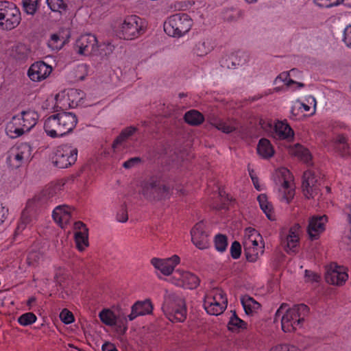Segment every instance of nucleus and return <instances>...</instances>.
<instances>
[{
  "label": "nucleus",
  "instance_id": "f257e3e1",
  "mask_svg": "<svg viewBox=\"0 0 351 351\" xmlns=\"http://www.w3.org/2000/svg\"><path fill=\"white\" fill-rule=\"evenodd\" d=\"M287 307V304H281L276 313L275 319L281 317L282 330L285 332H291L302 326L309 313V308L304 304H295L289 308Z\"/></svg>",
  "mask_w": 351,
  "mask_h": 351
},
{
  "label": "nucleus",
  "instance_id": "f03ea898",
  "mask_svg": "<svg viewBox=\"0 0 351 351\" xmlns=\"http://www.w3.org/2000/svg\"><path fill=\"white\" fill-rule=\"evenodd\" d=\"M77 123L76 115L72 112H62L47 118L44 130L51 138L62 137L71 133Z\"/></svg>",
  "mask_w": 351,
  "mask_h": 351
},
{
  "label": "nucleus",
  "instance_id": "7ed1b4c3",
  "mask_svg": "<svg viewBox=\"0 0 351 351\" xmlns=\"http://www.w3.org/2000/svg\"><path fill=\"white\" fill-rule=\"evenodd\" d=\"M162 309L168 319L172 322H182L186 318L185 301L176 294L165 296Z\"/></svg>",
  "mask_w": 351,
  "mask_h": 351
},
{
  "label": "nucleus",
  "instance_id": "20e7f679",
  "mask_svg": "<svg viewBox=\"0 0 351 351\" xmlns=\"http://www.w3.org/2000/svg\"><path fill=\"white\" fill-rule=\"evenodd\" d=\"M192 20L185 13H178L168 18L164 23V30L170 36L180 37L191 28Z\"/></svg>",
  "mask_w": 351,
  "mask_h": 351
},
{
  "label": "nucleus",
  "instance_id": "39448f33",
  "mask_svg": "<svg viewBox=\"0 0 351 351\" xmlns=\"http://www.w3.org/2000/svg\"><path fill=\"white\" fill-rule=\"evenodd\" d=\"M171 189L163 180L152 177L142 184V194L149 200H160L170 196Z\"/></svg>",
  "mask_w": 351,
  "mask_h": 351
},
{
  "label": "nucleus",
  "instance_id": "423d86ee",
  "mask_svg": "<svg viewBox=\"0 0 351 351\" xmlns=\"http://www.w3.org/2000/svg\"><path fill=\"white\" fill-rule=\"evenodd\" d=\"M77 153V147L71 144L59 145L56 148L51 156L52 163L58 168H68L76 162Z\"/></svg>",
  "mask_w": 351,
  "mask_h": 351
},
{
  "label": "nucleus",
  "instance_id": "0eeeda50",
  "mask_svg": "<svg viewBox=\"0 0 351 351\" xmlns=\"http://www.w3.org/2000/svg\"><path fill=\"white\" fill-rule=\"evenodd\" d=\"M21 20V12L14 3L0 1V27L11 30L19 25Z\"/></svg>",
  "mask_w": 351,
  "mask_h": 351
},
{
  "label": "nucleus",
  "instance_id": "6e6552de",
  "mask_svg": "<svg viewBox=\"0 0 351 351\" xmlns=\"http://www.w3.org/2000/svg\"><path fill=\"white\" fill-rule=\"evenodd\" d=\"M145 32V21L138 16H127L120 25L118 34L121 38L132 40Z\"/></svg>",
  "mask_w": 351,
  "mask_h": 351
},
{
  "label": "nucleus",
  "instance_id": "1a4fd4ad",
  "mask_svg": "<svg viewBox=\"0 0 351 351\" xmlns=\"http://www.w3.org/2000/svg\"><path fill=\"white\" fill-rule=\"evenodd\" d=\"M277 184H280L279 191L283 194L282 198L289 203L295 195V189L293 184V178L290 171L282 167L276 173Z\"/></svg>",
  "mask_w": 351,
  "mask_h": 351
},
{
  "label": "nucleus",
  "instance_id": "9d476101",
  "mask_svg": "<svg viewBox=\"0 0 351 351\" xmlns=\"http://www.w3.org/2000/svg\"><path fill=\"white\" fill-rule=\"evenodd\" d=\"M227 298L224 292L217 289L213 295H207L204 306L208 313L218 315L223 312L227 306Z\"/></svg>",
  "mask_w": 351,
  "mask_h": 351
},
{
  "label": "nucleus",
  "instance_id": "9b49d317",
  "mask_svg": "<svg viewBox=\"0 0 351 351\" xmlns=\"http://www.w3.org/2000/svg\"><path fill=\"white\" fill-rule=\"evenodd\" d=\"M31 158V147L27 143H21L12 148L8 154L7 162L14 169L21 167Z\"/></svg>",
  "mask_w": 351,
  "mask_h": 351
},
{
  "label": "nucleus",
  "instance_id": "f8f14e48",
  "mask_svg": "<svg viewBox=\"0 0 351 351\" xmlns=\"http://www.w3.org/2000/svg\"><path fill=\"white\" fill-rule=\"evenodd\" d=\"M301 226L299 223H295L289 230V233L284 237L281 236V245L288 254L298 252V246L300 241Z\"/></svg>",
  "mask_w": 351,
  "mask_h": 351
},
{
  "label": "nucleus",
  "instance_id": "ddd939ff",
  "mask_svg": "<svg viewBox=\"0 0 351 351\" xmlns=\"http://www.w3.org/2000/svg\"><path fill=\"white\" fill-rule=\"evenodd\" d=\"M319 180L315 173L307 170L303 174L302 189L307 198H314L319 192Z\"/></svg>",
  "mask_w": 351,
  "mask_h": 351
},
{
  "label": "nucleus",
  "instance_id": "4468645a",
  "mask_svg": "<svg viewBox=\"0 0 351 351\" xmlns=\"http://www.w3.org/2000/svg\"><path fill=\"white\" fill-rule=\"evenodd\" d=\"M78 53L85 56L96 54L99 50L97 38L91 34L82 35L76 41Z\"/></svg>",
  "mask_w": 351,
  "mask_h": 351
},
{
  "label": "nucleus",
  "instance_id": "2eb2a0df",
  "mask_svg": "<svg viewBox=\"0 0 351 351\" xmlns=\"http://www.w3.org/2000/svg\"><path fill=\"white\" fill-rule=\"evenodd\" d=\"M348 275L342 267L331 264L326 269L325 278L328 283L341 286L348 280Z\"/></svg>",
  "mask_w": 351,
  "mask_h": 351
},
{
  "label": "nucleus",
  "instance_id": "dca6fc26",
  "mask_svg": "<svg viewBox=\"0 0 351 351\" xmlns=\"http://www.w3.org/2000/svg\"><path fill=\"white\" fill-rule=\"evenodd\" d=\"M327 219L326 215H314L309 218L307 233L311 240L317 239L319 234L325 230Z\"/></svg>",
  "mask_w": 351,
  "mask_h": 351
},
{
  "label": "nucleus",
  "instance_id": "f3484780",
  "mask_svg": "<svg viewBox=\"0 0 351 351\" xmlns=\"http://www.w3.org/2000/svg\"><path fill=\"white\" fill-rule=\"evenodd\" d=\"M204 229L203 221H199L195 225L191 232L192 242L200 250L206 249L209 246L208 235Z\"/></svg>",
  "mask_w": 351,
  "mask_h": 351
},
{
  "label": "nucleus",
  "instance_id": "a211bd4d",
  "mask_svg": "<svg viewBox=\"0 0 351 351\" xmlns=\"http://www.w3.org/2000/svg\"><path fill=\"white\" fill-rule=\"evenodd\" d=\"M52 71V67L43 61L34 62L29 67L27 74L34 82H40L46 79Z\"/></svg>",
  "mask_w": 351,
  "mask_h": 351
},
{
  "label": "nucleus",
  "instance_id": "6ab92c4d",
  "mask_svg": "<svg viewBox=\"0 0 351 351\" xmlns=\"http://www.w3.org/2000/svg\"><path fill=\"white\" fill-rule=\"evenodd\" d=\"M179 263L180 258L177 255H173L171 258L165 259L153 258L151 260L152 265L165 276L170 275Z\"/></svg>",
  "mask_w": 351,
  "mask_h": 351
},
{
  "label": "nucleus",
  "instance_id": "aec40b11",
  "mask_svg": "<svg viewBox=\"0 0 351 351\" xmlns=\"http://www.w3.org/2000/svg\"><path fill=\"white\" fill-rule=\"evenodd\" d=\"M54 197V189L51 188H47L38 194L36 195L32 199H29L27 203H32V207L36 208L38 211L41 208L45 206L49 203L52 202Z\"/></svg>",
  "mask_w": 351,
  "mask_h": 351
},
{
  "label": "nucleus",
  "instance_id": "412c9836",
  "mask_svg": "<svg viewBox=\"0 0 351 351\" xmlns=\"http://www.w3.org/2000/svg\"><path fill=\"white\" fill-rule=\"evenodd\" d=\"M37 214L38 210L32 207V203H27L25 209L22 212L20 221L14 234H19L21 233L28 224L31 223L36 219Z\"/></svg>",
  "mask_w": 351,
  "mask_h": 351
},
{
  "label": "nucleus",
  "instance_id": "4be33fe9",
  "mask_svg": "<svg viewBox=\"0 0 351 351\" xmlns=\"http://www.w3.org/2000/svg\"><path fill=\"white\" fill-rule=\"evenodd\" d=\"M175 278L180 280L182 287L189 289H193L199 285V278L193 273L182 270H176L174 273Z\"/></svg>",
  "mask_w": 351,
  "mask_h": 351
},
{
  "label": "nucleus",
  "instance_id": "5701e85b",
  "mask_svg": "<svg viewBox=\"0 0 351 351\" xmlns=\"http://www.w3.org/2000/svg\"><path fill=\"white\" fill-rule=\"evenodd\" d=\"M73 210V208L66 205L58 206L53 210L52 216L54 221L63 227L69 222Z\"/></svg>",
  "mask_w": 351,
  "mask_h": 351
},
{
  "label": "nucleus",
  "instance_id": "b1692460",
  "mask_svg": "<svg viewBox=\"0 0 351 351\" xmlns=\"http://www.w3.org/2000/svg\"><path fill=\"white\" fill-rule=\"evenodd\" d=\"M25 132L23 119L20 115L13 117L6 126V132L12 138L21 136Z\"/></svg>",
  "mask_w": 351,
  "mask_h": 351
},
{
  "label": "nucleus",
  "instance_id": "393cba45",
  "mask_svg": "<svg viewBox=\"0 0 351 351\" xmlns=\"http://www.w3.org/2000/svg\"><path fill=\"white\" fill-rule=\"evenodd\" d=\"M152 304L149 300L136 302L132 306L131 313L128 315L129 320L132 321L138 316L149 314L152 313Z\"/></svg>",
  "mask_w": 351,
  "mask_h": 351
},
{
  "label": "nucleus",
  "instance_id": "a878e982",
  "mask_svg": "<svg viewBox=\"0 0 351 351\" xmlns=\"http://www.w3.org/2000/svg\"><path fill=\"white\" fill-rule=\"evenodd\" d=\"M247 60V57L244 53H237L223 58L221 60V65L227 69H234L236 65H242Z\"/></svg>",
  "mask_w": 351,
  "mask_h": 351
},
{
  "label": "nucleus",
  "instance_id": "bb28decb",
  "mask_svg": "<svg viewBox=\"0 0 351 351\" xmlns=\"http://www.w3.org/2000/svg\"><path fill=\"white\" fill-rule=\"evenodd\" d=\"M20 116L26 132H29L36 124L39 117L38 113L34 110L23 111Z\"/></svg>",
  "mask_w": 351,
  "mask_h": 351
},
{
  "label": "nucleus",
  "instance_id": "cd10ccee",
  "mask_svg": "<svg viewBox=\"0 0 351 351\" xmlns=\"http://www.w3.org/2000/svg\"><path fill=\"white\" fill-rule=\"evenodd\" d=\"M84 97V93L83 91L79 89H70L66 95V98L65 99L68 103L69 107L70 108H74L78 106Z\"/></svg>",
  "mask_w": 351,
  "mask_h": 351
},
{
  "label": "nucleus",
  "instance_id": "c85d7f7f",
  "mask_svg": "<svg viewBox=\"0 0 351 351\" xmlns=\"http://www.w3.org/2000/svg\"><path fill=\"white\" fill-rule=\"evenodd\" d=\"M257 152L263 158H269L274 156V149L270 141L263 138L258 143Z\"/></svg>",
  "mask_w": 351,
  "mask_h": 351
},
{
  "label": "nucleus",
  "instance_id": "c756f323",
  "mask_svg": "<svg viewBox=\"0 0 351 351\" xmlns=\"http://www.w3.org/2000/svg\"><path fill=\"white\" fill-rule=\"evenodd\" d=\"M276 135L280 139L292 138L294 135L293 130L287 124L282 121H278L275 125Z\"/></svg>",
  "mask_w": 351,
  "mask_h": 351
},
{
  "label": "nucleus",
  "instance_id": "7c9ffc66",
  "mask_svg": "<svg viewBox=\"0 0 351 351\" xmlns=\"http://www.w3.org/2000/svg\"><path fill=\"white\" fill-rule=\"evenodd\" d=\"M45 254L39 250L32 249L27 256L26 263L32 267H36L45 260Z\"/></svg>",
  "mask_w": 351,
  "mask_h": 351
},
{
  "label": "nucleus",
  "instance_id": "2f4dec72",
  "mask_svg": "<svg viewBox=\"0 0 351 351\" xmlns=\"http://www.w3.org/2000/svg\"><path fill=\"white\" fill-rule=\"evenodd\" d=\"M343 212L347 216L348 225L344 232L343 241L347 245L348 248L351 250V204L346 205Z\"/></svg>",
  "mask_w": 351,
  "mask_h": 351
},
{
  "label": "nucleus",
  "instance_id": "473e14b6",
  "mask_svg": "<svg viewBox=\"0 0 351 351\" xmlns=\"http://www.w3.org/2000/svg\"><path fill=\"white\" fill-rule=\"evenodd\" d=\"M184 118L185 121L191 125H199L204 120L203 114L195 110L186 112Z\"/></svg>",
  "mask_w": 351,
  "mask_h": 351
},
{
  "label": "nucleus",
  "instance_id": "72a5a7b5",
  "mask_svg": "<svg viewBox=\"0 0 351 351\" xmlns=\"http://www.w3.org/2000/svg\"><path fill=\"white\" fill-rule=\"evenodd\" d=\"M241 304L247 315L252 314L261 308V304L250 296H244L241 298Z\"/></svg>",
  "mask_w": 351,
  "mask_h": 351
},
{
  "label": "nucleus",
  "instance_id": "f704fd0d",
  "mask_svg": "<svg viewBox=\"0 0 351 351\" xmlns=\"http://www.w3.org/2000/svg\"><path fill=\"white\" fill-rule=\"evenodd\" d=\"M247 324L241 319L234 311L228 323V328L232 332H239L241 329L246 328Z\"/></svg>",
  "mask_w": 351,
  "mask_h": 351
},
{
  "label": "nucleus",
  "instance_id": "c9c22d12",
  "mask_svg": "<svg viewBox=\"0 0 351 351\" xmlns=\"http://www.w3.org/2000/svg\"><path fill=\"white\" fill-rule=\"evenodd\" d=\"M213 125L219 130L223 133L230 134L237 128V123L234 120L223 121H217L213 123Z\"/></svg>",
  "mask_w": 351,
  "mask_h": 351
},
{
  "label": "nucleus",
  "instance_id": "e433bc0d",
  "mask_svg": "<svg viewBox=\"0 0 351 351\" xmlns=\"http://www.w3.org/2000/svg\"><path fill=\"white\" fill-rule=\"evenodd\" d=\"M244 247V254L246 257V259L249 262H255L259 254H262L263 253V245L260 246L259 247H251L249 246L248 247L247 246Z\"/></svg>",
  "mask_w": 351,
  "mask_h": 351
},
{
  "label": "nucleus",
  "instance_id": "4c0bfd02",
  "mask_svg": "<svg viewBox=\"0 0 351 351\" xmlns=\"http://www.w3.org/2000/svg\"><path fill=\"white\" fill-rule=\"evenodd\" d=\"M211 50V47L208 42L200 40L195 43L193 48V53L198 56H204L208 54Z\"/></svg>",
  "mask_w": 351,
  "mask_h": 351
},
{
  "label": "nucleus",
  "instance_id": "58836bf2",
  "mask_svg": "<svg viewBox=\"0 0 351 351\" xmlns=\"http://www.w3.org/2000/svg\"><path fill=\"white\" fill-rule=\"evenodd\" d=\"M136 128L132 126L124 129L113 142V148H117L119 145L121 144L128 138L132 136L136 132Z\"/></svg>",
  "mask_w": 351,
  "mask_h": 351
},
{
  "label": "nucleus",
  "instance_id": "ea45409f",
  "mask_svg": "<svg viewBox=\"0 0 351 351\" xmlns=\"http://www.w3.org/2000/svg\"><path fill=\"white\" fill-rule=\"evenodd\" d=\"M99 317L101 321L108 326L116 325V316L114 313L109 309L102 310L99 313Z\"/></svg>",
  "mask_w": 351,
  "mask_h": 351
},
{
  "label": "nucleus",
  "instance_id": "a19ab883",
  "mask_svg": "<svg viewBox=\"0 0 351 351\" xmlns=\"http://www.w3.org/2000/svg\"><path fill=\"white\" fill-rule=\"evenodd\" d=\"M261 208L265 213L269 219H271L272 206L267 201V197L265 194H261L257 197Z\"/></svg>",
  "mask_w": 351,
  "mask_h": 351
},
{
  "label": "nucleus",
  "instance_id": "79ce46f5",
  "mask_svg": "<svg viewBox=\"0 0 351 351\" xmlns=\"http://www.w3.org/2000/svg\"><path fill=\"white\" fill-rule=\"evenodd\" d=\"M23 10L25 13L34 15L38 6V0H22Z\"/></svg>",
  "mask_w": 351,
  "mask_h": 351
},
{
  "label": "nucleus",
  "instance_id": "37998d69",
  "mask_svg": "<svg viewBox=\"0 0 351 351\" xmlns=\"http://www.w3.org/2000/svg\"><path fill=\"white\" fill-rule=\"evenodd\" d=\"M47 3L53 12L61 13L67 9V5L64 0H47Z\"/></svg>",
  "mask_w": 351,
  "mask_h": 351
},
{
  "label": "nucleus",
  "instance_id": "c03bdc74",
  "mask_svg": "<svg viewBox=\"0 0 351 351\" xmlns=\"http://www.w3.org/2000/svg\"><path fill=\"white\" fill-rule=\"evenodd\" d=\"M215 246L217 251L223 252L228 246L227 237L224 234H219L215 238Z\"/></svg>",
  "mask_w": 351,
  "mask_h": 351
},
{
  "label": "nucleus",
  "instance_id": "a18cd8bd",
  "mask_svg": "<svg viewBox=\"0 0 351 351\" xmlns=\"http://www.w3.org/2000/svg\"><path fill=\"white\" fill-rule=\"evenodd\" d=\"M75 241L77 248L82 252L88 246V234H75Z\"/></svg>",
  "mask_w": 351,
  "mask_h": 351
},
{
  "label": "nucleus",
  "instance_id": "49530a36",
  "mask_svg": "<svg viewBox=\"0 0 351 351\" xmlns=\"http://www.w3.org/2000/svg\"><path fill=\"white\" fill-rule=\"evenodd\" d=\"M293 153L306 162L311 159L308 150L299 144L295 145Z\"/></svg>",
  "mask_w": 351,
  "mask_h": 351
},
{
  "label": "nucleus",
  "instance_id": "de8ad7c7",
  "mask_svg": "<svg viewBox=\"0 0 351 351\" xmlns=\"http://www.w3.org/2000/svg\"><path fill=\"white\" fill-rule=\"evenodd\" d=\"M36 317L33 313H26L21 315L19 319V323L22 326H28L34 323Z\"/></svg>",
  "mask_w": 351,
  "mask_h": 351
},
{
  "label": "nucleus",
  "instance_id": "09e8293b",
  "mask_svg": "<svg viewBox=\"0 0 351 351\" xmlns=\"http://www.w3.org/2000/svg\"><path fill=\"white\" fill-rule=\"evenodd\" d=\"M343 0H314V2L319 7L330 8L337 5Z\"/></svg>",
  "mask_w": 351,
  "mask_h": 351
},
{
  "label": "nucleus",
  "instance_id": "8fccbe9b",
  "mask_svg": "<svg viewBox=\"0 0 351 351\" xmlns=\"http://www.w3.org/2000/svg\"><path fill=\"white\" fill-rule=\"evenodd\" d=\"M60 318L66 324H71L74 321L73 313L66 308L63 309L60 313Z\"/></svg>",
  "mask_w": 351,
  "mask_h": 351
},
{
  "label": "nucleus",
  "instance_id": "3c124183",
  "mask_svg": "<svg viewBox=\"0 0 351 351\" xmlns=\"http://www.w3.org/2000/svg\"><path fill=\"white\" fill-rule=\"evenodd\" d=\"M241 253V246L239 242L234 241L230 247L231 256L234 259H237L240 257Z\"/></svg>",
  "mask_w": 351,
  "mask_h": 351
},
{
  "label": "nucleus",
  "instance_id": "603ef678",
  "mask_svg": "<svg viewBox=\"0 0 351 351\" xmlns=\"http://www.w3.org/2000/svg\"><path fill=\"white\" fill-rule=\"evenodd\" d=\"M257 237L260 238V239H262L261 236L255 229L252 228H248L246 229L244 241H253V240H256Z\"/></svg>",
  "mask_w": 351,
  "mask_h": 351
},
{
  "label": "nucleus",
  "instance_id": "864d4df0",
  "mask_svg": "<svg viewBox=\"0 0 351 351\" xmlns=\"http://www.w3.org/2000/svg\"><path fill=\"white\" fill-rule=\"evenodd\" d=\"M75 234H88V229L85 223L82 221H77L74 223Z\"/></svg>",
  "mask_w": 351,
  "mask_h": 351
},
{
  "label": "nucleus",
  "instance_id": "5fc2aeb1",
  "mask_svg": "<svg viewBox=\"0 0 351 351\" xmlns=\"http://www.w3.org/2000/svg\"><path fill=\"white\" fill-rule=\"evenodd\" d=\"M60 40V36L56 34H53L51 36V38L48 42V45L49 47L52 48L53 49H59L62 47V45L63 44V42H62L60 45H58V43Z\"/></svg>",
  "mask_w": 351,
  "mask_h": 351
},
{
  "label": "nucleus",
  "instance_id": "6e6d98bb",
  "mask_svg": "<svg viewBox=\"0 0 351 351\" xmlns=\"http://www.w3.org/2000/svg\"><path fill=\"white\" fill-rule=\"evenodd\" d=\"M336 151L341 155L342 157H347L350 156V146L348 143H344L343 145H339L337 147H335Z\"/></svg>",
  "mask_w": 351,
  "mask_h": 351
},
{
  "label": "nucleus",
  "instance_id": "4d7b16f0",
  "mask_svg": "<svg viewBox=\"0 0 351 351\" xmlns=\"http://www.w3.org/2000/svg\"><path fill=\"white\" fill-rule=\"evenodd\" d=\"M141 162V158L139 157L131 158L123 163V167L125 169H131Z\"/></svg>",
  "mask_w": 351,
  "mask_h": 351
},
{
  "label": "nucleus",
  "instance_id": "13d9d810",
  "mask_svg": "<svg viewBox=\"0 0 351 351\" xmlns=\"http://www.w3.org/2000/svg\"><path fill=\"white\" fill-rule=\"evenodd\" d=\"M117 219L119 222H126L128 219V211L125 206H122L117 215Z\"/></svg>",
  "mask_w": 351,
  "mask_h": 351
},
{
  "label": "nucleus",
  "instance_id": "bf43d9fd",
  "mask_svg": "<svg viewBox=\"0 0 351 351\" xmlns=\"http://www.w3.org/2000/svg\"><path fill=\"white\" fill-rule=\"evenodd\" d=\"M305 278L308 282H318L320 276L317 274L306 269L305 270Z\"/></svg>",
  "mask_w": 351,
  "mask_h": 351
},
{
  "label": "nucleus",
  "instance_id": "052dcab7",
  "mask_svg": "<svg viewBox=\"0 0 351 351\" xmlns=\"http://www.w3.org/2000/svg\"><path fill=\"white\" fill-rule=\"evenodd\" d=\"M343 40L346 45L351 48V25L346 27L344 30V38Z\"/></svg>",
  "mask_w": 351,
  "mask_h": 351
},
{
  "label": "nucleus",
  "instance_id": "680f3d73",
  "mask_svg": "<svg viewBox=\"0 0 351 351\" xmlns=\"http://www.w3.org/2000/svg\"><path fill=\"white\" fill-rule=\"evenodd\" d=\"M8 213V209L0 204V225L5 221Z\"/></svg>",
  "mask_w": 351,
  "mask_h": 351
},
{
  "label": "nucleus",
  "instance_id": "e2e57ef3",
  "mask_svg": "<svg viewBox=\"0 0 351 351\" xmlns=\"http://www.w3.org/2000/svg\"><path fill=\"white\" fill-rule=\"evenodd\" d=\"M347 138L343 135V134H339L335 140V147H337L339 146V145H343L344 143H348L347 142Z\"/></svg>",
  "mask_w": 351,
  "mask_h": 351
},
{
  "label": "nucleus",
  "instance_id": "0e129e2a",
  "mask_svg": "<svg viewBox=\"0 0 351 351\" xmlns=\"http://www.w3.org/2000/svg\"><path fill=\"white\" fill-rule=\"evenodd\" d=\"M289 77V73L288 72H283L280 73L275 80V82L277 83L278 81L284 82L287 84L289 81L288 78Z\"/></svg>",
  "mask_w": 351,
  "mask_h": 351
},
{
  "label": "nucleus",
  "instance_id": "69168bd1",
  "mask_svg": "<svg viewBox=\"0 0 351 351\" xmlns=\"http://www.w3.org/2000/svg\"><path fill=\"white\" fill-rule=\"evenodd\" d=\"M102 351H118L114 344L106 342L103 344L101 348Z\"/></svg>",
  "mask_w": 351,
  "mask_h": 351
},
{
  "label": "nucleus",
  "instance_id": "338daca9",
  "mask_svg": "<svg viewBox=\"0 0 351 351\" xmlns=\"http://www.w3.org/2000/svg\"><path fill=\"white\" fill-rule=\"evenodd\" d=\"M243 246H247V247L249 246L251 247H259L260 246H258V240H253V241H243Z\"/></svg>",
  "mask_w": 351,
  "mask_h": 351
},
{
  "label": "nucleus",
  "instance_id": "774afa93",
  "mask_svg": "<svg viewBox=\"0 0 351 351\" xmlns=\"http://www.w3.org/2000/svg\"><path fill=\"white\" fill-rule=\"evenodd\" d=\"M285 351H301L299 348L293 345L284 344Z\"/></svg>",
  "mask_w": 351,
  "mask_h": 351
}]
</instances>
